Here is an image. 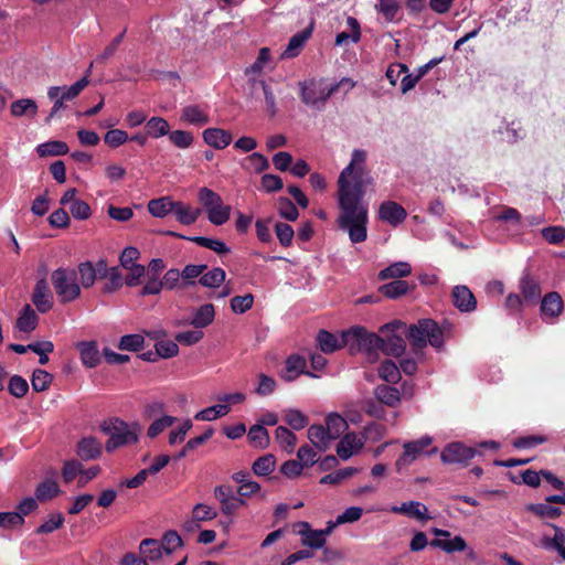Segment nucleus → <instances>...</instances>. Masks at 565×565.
<instances>
[{"mask_svg": "<svg viewBox=\"0 0 565 565\" xmlns=\"http://www.w3.org/2000/svg\"><path fill=\"white\" fill-rule=\"evenodd\" d=\"M367 151L353 149L349 163L337 179L338 228L348 234L352 244L367 239L369 203L364 200L366 189L375 181L367 169Z\"/></svg>", "mask_w": 565, "mask_h": 565, "instance_id": "obj_1", "label": "nucleus"}, {"mask_svg": "<svg viewBox=\"0 0 565 565\" xmlns=\"http://www.w3.org/2000/svg\"><path fill=\"white\" fill-rule=\"evenodd\" d=\"M102 430L108 435L106 450L113 452L120 447L136 444L140 434V425L111 418L103 423Z\"/></svg>", "mask_w": 565, "mask_h": 565, "instance_id": "obj_2", "label": "nucleus"}, {"mask_svg": "<svg viewBox=\"0 0 565 565\" xmlns=\"http://www.w3.org/2000/svg\"><path fill=\"white\" fill-rule=\"evenodd\" d=\"M344 344L351 350L363 352L367 362L374 363L379 359L377 352L381 351L382 337L366 331L363 327H353L344 331Z\"/></svg>", "mask_w": 565, "mask_h": 565, "instance_id": "obj_3", "label": "nucleus"}, {"mask_svg": "<svg viewBox=\"0 0 565 565\" xmlns=\"http://www.w3.org/2000/svg\"><path fill=\"white\" fill-rule=\"evenodd\" d=\"M51 282L61 303L73 302L82 295L75 268L60 267L53 270L51 274Z\"/></svg>", "mask_w": 565, "mask_h": 565, "instance_id": "obj_4", "label": "nucleus"}, {"mask_svg": "<svg viewBox=\"0 0 565 565\" xmlns=\"http://www.w3.org/2000/svg\"><path fill=\"white\" fill-rule=\"evenodd\" d=\"M301 102L318 111L324 109L328 99L333 95V89L323 77H311L298 83Z\"/></svg>", "mask_w": 565, "mask_h": 565, "instance_id": "obj_5", "label": "nucleus"}, {"mask_svg": "<svg viewBox=\"0 0 565 565\" xmlns=\"http://www.w3.org/2000/svg\"><path fill=\"white\" fill-rule=\"evenodd\" d=\"M434 438L424 435L415 440H406L402 444V454L395 461V469L398 473H403L422 456H433L438 452L437 447H431Z\"/></svg>", "mask_w": 565, "mask_h": 565, "instance_id": "obj_6", "label": "nucleus"}, {"mask_svg": "<svg viewBox=\"0 0 565 565\" xmlns=\"http://www.w3.org/2000/svg\"><path fill=\"white\" fill-rule=\"evenodd\" d=\"M407 337L411 343L417 348H424L427 343L436 349H441L444 345L443 332L431 319H422L416 324L409 326Z\"/></svg>", "mask_w": 565, "mask_h": 565, "instance_id": "obj_7", "label": "nucleus"}, {"mask_svg": "<svg viewBox=\"0 0 565 565\" xmlns=\"http://www.w3.org/2000/svg\"><path fill=\"white\" fill-rule=\"evenodd\" d=\"M198 200L202 204L211 224L221 226L230 220L232 207L224 204L221 195L215 191L203 186L198 192Z\"/></svg>", "mask_w": 565, "mask_h": 565, "instance_id": "obj_8", "label": "nucleus"}, {"mask_svg": "<svg viewBox=\"0 0 565 565\" xmlns=\"http://www.w3.org/2000/svg\"><path fill=\"white\" fill-rule=\"evenodd\" d=\"M364 430L365 434L348 433L340 439L337 445V455L340 459L348 460L359 454L365 444V435L375 431L376 435L382 436V427L377 424L367 425Z\"/></svg>", "mask_w": 565, "mask_h": 565, "instance_id": "obj_9", "label": "nucleus"}, {"mask_svg": "<svg viewBox=\"0 0 565 565\" xmlns=\"http://www.w3.org/2000/svg\"><path fill=\"white\" fill-rule=\"evenodd\" d=\"M405 330L406 326L399 321L387 323L381 328L382 337L381 351L385 355L401 356L405 349L406 343L401 334V330Z\"/></svg>", "mask_w": 565, "mask_h": 565, "instance_id": "obj_10", "label": "nucleus"}, {"mask_svg": "<svg viewBox=\"0 0 565 565\" xmlns=\"http://www.w3.org/2000/svg\"><path fill=\"white\" fill-rule=\"evenodd\" d=\"M163 409L164 405L160 402H154L146 407V414L148 417H156L157 415H160L152 420L147 429V436L149 438H156L167 428L173 426L177 422L175 417L162 414Z\"/></svg>", "mask_w": 565, "mask_h": 565, "instance_id": "obj_11", "label": "nucleus"}, {"mask_svg": "<svg viewBox=\"0 0 565 565\" xmlns=\"http://www.w3.org/2000/svg\"><path fill=\"white\" fill-rule=\"evenodd\" d=\"M492 136L500 142L515 145L523 140L526 134L521 121L502 119L500 125L492 130Z\"/></svg>", "mask_w": 565, "mask_h": 565, "instance_id": "obj_12", "label": "nucleus"}, {"mask_svg": "<svg viewBox=\"0 0 565 565\" xmlns=\"http://www.w3.org/2000/svg\"><path fill=\"white\" fill-rule=\"evenodd\" d=\"M477 450L472 447L466 446L460 441L448 444L441 451L440 459L444 463H459L467 465L475 456Z\"/></svg>", "mask_w": 565, "mask_h": 565, "instance_id": "obj_13", "label": "nucleus"}, {"mask_svg": "<svg viewBox=\"0 0 565 565\" xmlns=\"http://www.w3.org/2000/svg\"><path fill=\"white\" fill-rule=\"evenodd\" d=\"M431 532L437 536L430 542L431 547L440 548L448 554L463 552L467 548V543L460 535L451 537L449 531L438 527H434Z\"/></svg>", "mask_w": 565, "mask_h": 565, "instance_id": "obj_14", "label": "nucleus"}, {"mask_svg": "<svg viewBox=\"0 0 565 565\" xmlns=\"http://www.w3.org/2000/svg\"><path fill=\"white\" fill-rule=\"evenodd\" d=\"M306 367L307 361L305 358L299 354H291L286 359L285 365L279 372V376L286 382H292L301 374H306L310 377H317L312 372L306 371Z\"/></svg>", "mask_w": 565, "mask_h": 565, "instance_id": "obj_15", "label": "nucleus"}, {"mask_svg": "<svg viewBox=\"0 0 565 565\" xmlns=\"http://www.w3.org/2000/svg\"><path fill=\"white\" fill-rule=\"evenodd\" d=\"M377 217L393 227L401 225L407 217L406 210L395 201H383L377 211Z\"/></svg>", "mask_w": 565, "mask_h": 565, "instance_id": "obj_16", "label": "nucleus"}, {"mask_svg": "<svg viewBox=\"0 0 565 565\" xmlns=\"http://www.w3.org/2000/svg\"><path fill=\"white\" fill-rule=\"evenodd\" d=\"M564 310V303L558 292L552 291L541 299V318L544 322L554 323Z\"/></svg>", "mask_w": 565, "mask_h": 565, "instance_id": "obj_17", "label": "nucleus"}, {"mask_svg": "<svg viewBox=\"0 0 565 565\" xmlns=\"http://www.w3.org/2000/svg\"><path fill=\"white\" fill-rule=\"evenodd\" d=\"M267 68L273 70L274 62L270 50L268 47H262L256 61L245 70V75L253 87L256 86V83L259 81L257 77H259Z\"/></svg>", "mask_w": 565, "mask_h": 565, "instance_id": "obj_18", "label": "nucleus"}, {"mask_svg": "<svg viewBox=\"0 0 565 565\" xmlns=\"http://www.w3.org/2000/svg\"><path fill=\"white\" fill-rule=\"evenodd\" d=\"M214 495L221 503L222 512L226 515H232L246 503L239 494L235 495L227 486L216 487L214 489Z\"/></svg>", "mask_w": 565, "mask_h": 565, "instance_id": "obj_19", "label": "nucleus"}, {"mask_svg": "<svg viewBox=\"0 0 565 565\" xmlns=\"http://www.w3.org/2000/svg\"><path fill=\"white\" fill-rule=\"evenodd\" d=\"M32 302L41 313H45L52 309L54 303L53 294L45 279H39L36 281L32 294Z\"/></svg>", "mask_w": 565, "mask_h": 565, "instance_id": "obj_20", "label": "nucleus"}, {"mask_svg": "<svg viewBox=\"0 0 565 565\" xmlns=\"http://www.w3.org/2000/svg\"><path fill=\"white\" fill-rule=\"evenodd\" d=\"M202 139L209 147L222 150L232 143L233 136L223 128L210 127L203 130Z\"/></svg>", "mask_w": 565, "mask_h": 565, "instance_id": "obj_21", "label": "nucleus"}, {"mask_svg": "<svg viewBox=\"0 0 565 565\" xmlns=\"http://www.w3.org/2000/svg\"><path fill=\"white\" fill-rule=\"evenodd\" d=\"M88 76L86 75L68 87L52 86L47 90V97L50 99H55L60 97L63 100H72L81 94V92L88 85Z\"/></svg>", "mask_w": 565, "mask_h": 565, "instance_id": "obj_22", "label": "nucleus"}, {"mask_svg": "<svg viewBox=\"0 0 565 565\" xmlns=\"http://www.w3.org/2000/svg\"><path fill=\"white\" fill-rule=\"evenodd\" d=\"M451 296L454 306L460 312H471L477 308V300L467 286L459 285L454 287Z\"/></svg>", "mask_w": 565, "mask_h": 565, "instance_id": "obj_23", "label": "nucleus"}, {"mask_svg": "<svg viewBox=\"0 0 565 565\" xmlns=\"http://www.w3.org/2000/svg\"><path fill=\"white\" fill-rule=\"evenodd\" d=\"M313 30V22H311L305 30L292 35L287 44V47L281 53L280 58H292L299 55L301 49L311 36Z\"/></svg>", "mask_w": 565, "mask_h": 565, "instance_id": "obj_24", "label": "nucleus"}, {"mask_svg": "<svg viewBox=\"0 0 565 565\" xmlns=\"http://www.w3.org/2000/svg\"><path fill=\"white\" fill-rule=\"evenodd\" d=\"M181 120L195 127H202L210 122V116L207 110L200 105H188L181 110Z\"/></svg>", "mask_w": 565, "mask_h": 565, "instance_id": "obj_25", "label": "nucleus"}, {"mask_svg": "<svg viewBox=\"0 0 565 565\" xmlns=\"http://www.w3.org/2000/svg\"><path fill=\"white\" fill-rule=\"evenodd\" d=\"M391 511L397 514H405L419 521L429 519L427 507L418 501L403 502L398 507H392Z\"/></svg>", "mask_w": 565, "mask_h": 565, "instance_id": "obj_26", "label": "nucleus"}, {"mask_svg": "<svg viewBox=\"0 0 565 565\" xmlns=\"http://www.w3.org/2000/svg\"><path fill=\"white\" fill-rule=\"evenodd\" d=\"M202 211L199 207H193L182 201H175L173 214L177 221L182 225H192L200 217Z\"/></svg>", "mask_w": 565, "mask_h": 565, "instance_id": "obj_27", "label": "nucleus"}, {"mask_svg": "<svg viewBox=\"0 0 565 565\" xmlns=\"http://www.w3.org/2000/svg\"><path fill=\"white\" fill-rule=\"evenodd\" d=\"M520 291L523 300L529 303H537L542 296L540 282L529 275H525L521 278Z\"/></svg>", "mask_w": 565, "mask_h": 565, "instance_id": "obj_28", "label": "nucleus"}, {"mask_svg": "<svg viewBox=\"0 0 565 565\" xmlns=\"http://www.w3.org/2000/svg\"><path fill=\"white\" fill-rule=\"evenodd\" d=\"M348 31H342L335 36V45L343 46L349 43H358L361 39V26L359 21L353 17L347 18Z\"/></svg>", "mask_w": 565, "mask_h": 565, "instance_id": "obj_29", "label": "nucleus"}, {"mask_svg": "<svg viewBox=\"0 0 565 565\" xmlns=\"http://www.w3.org/2000/svg\"><path fill=\"white\" fill-rule=\"evenodd\" d=\"M232 479L239 484L237 493L241 497H252L260 491V484L250 479L246 471H237L233 473Z\"/></svg>", "mask_w": 565, "mask_h": 565, "instance_id": "obj_30", "label": "nucleus"}, {"mask_svg": "<svg viewBox=\"0 0 565 565\" xmlns=\"http://www.w3.org/2000/svg\"><path fill=\"white\" fill-rule=\"evenodd\" d=\"M317 342L319 344L320 350L323 353H333L334 351L344 347V332H342L341 338L330 333L326 330H320L317 335Z\"/></svg>", "mask_w": 565, "mask_h": 565, "instance_id": "obj_31", "label": "nucleus"}, {"mask_svg": "<svg viewBox=\"0 0 565 565\" xmlns=\"http://www.w3.org/2000/svg\"><path fill=\"white\" fill-rule=\"evenodd\" d=\"M374 395L381 404H384L388 407H396L402 399L398 388L384 384L377 385L374 388Z\"/></svg>", "mask_w": 565, "mask_h": 565, "instance_id": "obj_32", "label": "nucleus"}, {"mask_svg": "<svg viewBox=\"0 0 565 565\" xmlns=\"http://www.w3.org/2000/svg\"><path fill=\"white\" fill-rule=\"evenodd\" d=\"M102 454V444L95 437H84L78 441L77 455L84 460H90L99 457Z\"/></svg>", "mask_w": 565, "mask_h": 565, "instance_id": "obj_33", "label": "nucleus"}, {"mask_svg": "<svg viewBox=\"0 0 565 565\" xmlns=\"http://www.w3.org/2000/svg\"><path fill=\"white\" fill-rule=\"evenodd\" d=\"M412 273V266L407 262H395L390 266L385 267L379 273L380 280H401L403 277H407Z\"/></svg>", "mask_w": 565, "mask_h": 565, "instance_id": "obj_34", "label": "nucleus"}, {"mask_svg": "<svg viewBox=\"0 0 565 565\" xmlns=\"http://www.w3.org/2000/svg\"><path fill=\"white\" fill-rule=\"evenodd\" d=\"M169 234L172 236H177L180 238H184V239L194 242L198 245L209 248L218 255H225L230 252L228 246L221 239L209 238V237H204V236L185 237L183 235H179V234L172 233V232H170Z\"/></svg>", "mask_w": 565, "mask_h": 565, "instance_id": "obj_35", "label": "nucleus"}, {"mask_svg": "<svg viewBox=\"0 0 565 565\" xmlns=\"http://www.w3.org/2000/svg\"><path fill=\"white\" fill-rule=\"evenodd\" d=\"M375 10L382 14L386 23L397 22L401 19V6L397 0H377Z\"/></svg>", "mask_w": 565, "mask_h": 565, "instance_id": "obj_36", "label": "nucleus"}, {"mask_svg": "<svg viewBox=\"0 0 565 565\" xmlns=\"http://www.w3.org/2000/svg\"><path fill=\"white\" fill-rule=\"evenodd\" d=\"M215 318V309L211 303L200 306L193 311L191 324L195 329H202L210 326Z\"/></svg>", "mask_w": 565, "mask_h": 565, "instance_id": "obj_37", "label": "nucleus"}, {"mask_svg": "<svg viewBox=\"0 0 565 565\" xmlns=\"http://www.w3.org/2000/svg\"><path fill=\"white\" fill-rule=\"evenodd\" d=\"M174 203L170 196L152 199L148 202V211L152 216L163 218L173 213Z\"/></svg>", "mask_w": 565, "mask_h": 565, "instance_id": "obj_38", "label": "nucleus"}, {"mask_svg": "<svg viewBox=\"0 0 565 565\" xmlns=\"http://www.w3.org/2000/svg\"><path fill=\"white\" fill-rule=\"evenodd\" d=\"M39 322V317L31 305H25L17 320L15 327L20 332L33 331Z\"/></svg>", "mask_w": 565, "mask_h": 565, "instance_id": "obj_39", "label": "nucleus"}, {"mask_svg": "<svg viewBox=\"0 0 565 565\" xmlns=\"http://www.w3.org/2000/svg\"><path fill=\"white\" fill-rule=\"evenodd\" d=\"M308 438L321 451L328 449L331 443L328 430L322 425H311L308 429Z\"/></svg>", "mask_w": 565, "mask_h": 565, "instance_id": "obj_40", "label": "nucleus"}, {"mask_svg": "<svg viewBox=\"0 0 565 565\" xmlns=\"http://www.w3.org/2000/svg\"><path fill=\"white\" fill-rule=\"evenodd\" d=\"M139 552L148 561H157L163 555V550L160 541L154 539H145L139 544Z\"/></svg>", "mask_w": 565, "mask_h": 565, "instance_id": "obj_41", "label": "nucleus"}, {"mask_svg": "<svg viewBox=\"0 0 565 565\" xmlns=\"http://www.w3.org/2000/svg\"><path fill=\"white\" fill-rule=\"evenodd\" d=\"M77 280L79 279L81 289H88L94 286L97 280L96 273L94 271V264L89 260L82 262L77 268Z\"/></svg>", "mask_w": 565, "mask_h": 565, "instance_id": "obj_42", "label": "nucleus"}, {"mask_svg": "<svg viewBox=\"0 0 565 565\" xmlns=\"http://www.w3.org/2000/svg\"><path fill=\"white\" fill-rule=\"evenodd\" d=\"M170 131L169 122L159 116L151 117L146 121L147 136L158 139L163 136H168Z\"/></svg>", "mask_w": 565, "mask_h": 565, "instance_id": "obj_43", "label": "nucleus"}, {"mask_svg": "<svg viewBox=\"0 0 565 565\" xmlns=\"http://www.w3.org/2000/svg\"><path fill=\"white\" fill-rule=\"evenodd\" d=\"M326 426L331 440L338 439L348 429L345 418L337 413L327 416Z\"/></svg>", "mask_w": 565, "mask_h": 565, "instance_id": "obj_44", "label": "nucleus"}, {"mask_svg": "<svg viewBox=\"0 0 565 565\" xmlns=\"http://www.w3.org/2000/svg\"><path fill=\"white\" fill-rule=\"evenodd\" d=\"M81 360L87 367H95L99 363V352L94 342H81L77 344Z\"/></svg>", "mask_w": 565, "mask_h": 565, "instance_id": "obj_45", "label": "nucleus"}, {"mask_svg": "<svg viewBox=\"0 0 565 565\" xmlns=\"http://www.w3.org/2000/svg\"><path fill=\"white\" fill-rule=\"evenodd\" d=\"M554 530L553 536H544L542 540L543 546L546 550H554L558 553L565 550V529L551 524Z\"/></svg>", "mask_w": 565, "mask_h": 565, "instance_id": "obj_46", "label": "nucleus"}, {"mask_svg": "<svg viewBox=\"0 0 565 565\" xmlns=\"http://www.w3.org/2000/svg\"><path fill=\"white\" fill-rule=\"evenodd\" d=\"M36 152L40 157L63 156L68 152V146L64 141L51 140L40 143Z\"/></svg>", "mask_w": 565, "mask_h": 565, "instance_id": "obj_47", "label": "nucleus"}, {"mask_svg": "<svg viewBox=\"0 0 565 565\" xmlns=\"http://www.w3.org/2000/svg\"><path fill=\"white\" fill-rule=\"evenodd\" d=\"M230 411L231 407L227 404L221 403L198 412L194 418L196 420L211 422L224 417L230 413Z\"/></svg>", "mask_w": 565, "mask_h": 565, "instance_id": "obj_48", "label": "nucleus"}, {"mask_svg": "<svg viewBox=\"0 0 565 565\" xmlns=\"http://www.w3.org/2000/svg\"><path fill=\"white\" fill-rule=\"evenodd\" d=\"M276 467V458L271 454H266L259 458H257L253 466V472L258 477H266L270 475Z\"/></svg>", "mask_w": 565, "mask_h": 565, "instance_id": "obj_49", "label": "nucleus"}, {"mask_svg": "<svg viewBox=\"0 0 565 565\" xmlns=\"http://www.w3.org/2000/svg\"><path fill=\"white\" fill-rule=\"evenodd\" d=\"M248 440L253 447L265 449L269 445V435L262 425H253L247 434Z\"/></svg>", "mask_w": 565, "mask_h": 565, "instance_id": "obj_50", "label": "nucleus"}, {"mask_svg": "<svg viewBox=\"0 0 565 565\" xmlns=\"http://www.w3.org/2000/svg\"><path fill=\"white\" fill-rule=\"evenodd\" d=\"M275 438L285 451L288 454L294 452L297 437L291 430L285 426H278L275 430Z\"/></svg>", "mask_w": 565, "mask_h": 565, "instance_id": "obj_51", "label": "nucleus"}, {"mask_svg": "<svg viewBox=\"0 0 565 565\" xmlns=\"http://www.w3.org/2000/svg\"><path fill=\"white\" fill-rule=\"evenodd\" d=\"M379 376L392 384H396L401 380V370L393 361H384L377 369Z\"/></svg>", "mask_w": 565, "mask_h": 565, "instance_id": "obj_52", "label": "nucleus"}, {"mask_svg": "<svg viewBox=\"0 0 565 565\" xmlns=\"http://www.w3.org/2000/svg\"><path fill=\"white\" fill-rule=\"evenodd\" d=\"M226 274L222 268L215 267L206 273H203L199 282L206 288H217L225 280Z\"/></svg>", "mask_w": 565, "mask_h": 565, "instance_id": "obj_53", "label": "nucleus"}, {"mask_svg": "<svg viewBox=\"0 0 565 565\" xmlns=\"http://www.w3.org/2000/svg\"><path fill=\"white\" fill-rule=\"evenodd\" d=\"M38 111L36 103L31 98H22L11 104V114L15 117L24 115L34 116Z\"/></svg>", "mask_w": 565, "mask_h": 565, "instance_id": "obj_54", "label": "nucleus"}, {"mask_svg": "<svg viewBox=\"0 0 565 565\" xmlns=\"http://www.w3.org/2000/svg\"><path fill=\"white\" fill-rule=\"evenodd\" d=\"M408 289L409 285L405 280H393L380 287L381 294L391 299L405 295Z\"/></svg>", "mask_w": 565, "mask_h": 565, "instance_id": "obj_55", "label": "nucleus"}, {"mask_svg": "<svg viewBox=\"0 0 565 565\" xmlns=\"http://www.w3.org/2000/svg\"><path fill=\"white\" fill-rule=\"evenodd\" d=\"M284 420L295 430H301L309 422L308 417L296 408L284 411Z\"/></svg>", "mask_w": 565, "mask_h": 565, "instance_id": "obj_56", "label": "nucleus"}, {"mask_svg": "<svg viewBox=\"0 0 565 565\" xmlns=\"http://www.w3.org/2000/svg\"><path fill=\"white\" fill-rule=\"evenodd\" d=\"M168 137L170 142L179 149H188L194 142L193 134L186 130L169 131Z\"/></svg>", "mask_w": 565, "mask_h": 565, "instance_id": "obj_57", "label": "nucleus"}, {"mask_svg": "<svg viewBox=\"0 0 565 565\" xmlns=\"http://www.w3.org/2000/svg\"><path fill=\"white\" fill-rule=\"evenodd\" d=\"M192 514L193 520L186 523V527L189 530L191 529V524L193 522L211 521L217 516L216 510L203 503H198L194 505Z\"/></svg>", "mask_w": 565, "mask_h": 565, "instance_id": "obj_58", "label": "nucleus"}, {"mask_svg": "<svg viewBox=\"0 0 565 565\" xmlns=\"http://www.w3.org/2000/svg\"><path fill=\"white\" fill-rule=\"evenodd\" d=\"M58 492V484L54 480H44L38 486L35 495L38 500L46 501L56 497Z\"/></svg>", "mask_w": 565, "mask_h": 565, "instance_id": "obj_59", "label": "nucleus"}, {"mask_svg": "<svg viewBox=\"0 0 565 565\" xmlns=\"http://www.w3.org/2000/svg\"><path fill=\"white\" fill-rule=\"evenodd\" d=\"M145 343L143 335L139 333L122 335L119 340L118 348L124 351H139Z\"/></svg>", "mask_w": 565, "mask_h": 565, "instance_id": "obj_60", "label": "nucleus"}, {"mask_svg": "<svg viewBox=\"0 0 565 565\" xmlns=\"http://www.w3.org/2000/svg\"><path fill=\"white\" fill-rule=\"evenodd\" d=\"M245 161L247 163L245 168L255 173H260L269 168L268 159L259 152L250 153L245 158Z\"/></svg>", "mask_w": 565, "mask_h": 565, "instance_id": "obj_61", "label": "nucleus"}, {"mask_svg": "<svg viewBox=\"0 0 565 565\" xmlns=\"http://www.w3.org/2000/svg\"><path fill=\"white\" fill-rule=\"evenodd\" d=\"M53 376L44 370H35L32 374L31 385L35 392H43L49 388Z\"/></svg>", "mask_w": 565, "mask_h": 565, "instance_id": "obj_62", "label": "nucleus"}, {"mask_svg": "<svg viewBox=\"0 0 565 565\" xmlns=\"http://www.w3.org/2000/svg\"><path fill=\"white\" fill-rule=\"evenodd\" d=\"M160 543L164 554H172L177 548L182 546L183 541L177 531L170 530L164 533Z\"/></svg>", "mask_w": 565, "mask_h": 565, "instance_id": "obj_63", "label": "nucleus"}, {"mask_svg": "<svg viewBox=\"0 0 565 565\" xmlns=\"http://www.w3.org/2000/svg\"><path fill=\"white\" fill-rule=\"evenodd\" d=\"M8 391L17 398L23 397L29 391V384L25 379L20 375H13L8 383Z\"/></svg>", "mask_w": 565, "mask_h": 565, "instance_id": "obj_64", "label": "nucleus"}]
</instances>
